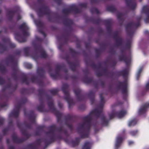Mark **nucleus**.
<instances>
[{"instance_id": "f257e3e1", "label": "nucleus", "mask_w": 149, "mask_h": 149, "mask_svg": "<svg viewBox=\"0 0 149 149\" xmlns=\"http://www.w3.org/2000/svg\"><path fill=\"white\" fill-rule=\"evenodd\" d=\"M100 103L98 108L91 112L88 115L84 117L83 119L84 122L82 123L79 124V126L77 128V132L81 138L88 137L93 119L92 115H95L97 118H101L102 125L107 126L108 125L109 120L106 118L102 113L103 107L105 103L103 94H100Z\"/></svg>"}, {"instance_id": "f03ea898", "label": "nucleus", "mask_w": 149, "mask_h": 149, "mask_svg": "<svg viewBox=\"0 0 149 149\" xmlns=\"http://www.w3.org/2000/svg\"><path fill=\"white\" fill-rule=\"evenodd\" d=\"M38 96L40 104L37 107V110L40 112H48L49 111L44 108L45 104L44 96L46 97L48 101V106L49 109L51 112L53 113L56 116L58 122H59L61 119L62 114L59 111L57 110L54 107V101L52 97L47 94L45 90L42 88L38 90Z\"/></svg>"}, {"instance_id": "7ed1b4c3", "label": "nucleus", "mask_w": 149, "mask_h": 149, "mask_svg": "<svg viewBox=\"0 0 149 149\" xmlns=\"http://www.w3.org/2000/svg\"><path fill=\"white\" fill-rule=\"evenodd\" d=\"M47 129L49 131L46 132V134L49 136L50 138L48 140L47 138H44L38 139L35 142V143L38 146H40L42 142H44L45 144V146H44L45 149L46 148L48 145L54 142L57 139H62L61 135H58L57 136L56 135L55 133V131H57L60 133H63L67 136H69L67 130H64L62 126L57 127L56 125L54 124L48 126L47 127Z\"/></svg>"}, {"instance_id": "20e7f679", "label": "nucleus", "mask_w": 149, "mask_h": 149, "mask_svg": "<svg viewBox=\"0 0 149 149\" xmlns=\"http://www.w3.org/2000/svg\"><path fill=\"white\" fill-rule=\"evenodd\" d=\"M17 125L18 127L21 130L22 134L26 137V139L23 138H19L15 135L13 134L12 135V138L13 141L14 143H19L24 142L31 136V135L28 134L26 130L22 129V127L23 126H24L27 129H31L32 128V126L31 124L27 123L26 121H24L22 123L17 122Z\"/></svg>"}, {"instance_id": "39448f33", "label": "nucleus", "mask_w": 149, "mask_h": 149, "mask_svg": "<svg viewBox=\"0 0 149 149\" xmlns=\"http://www.w3.org/2000/svg\"><path fill=\"white\" fill-rule=\"evenodd\" d=\"M63 23L65 26L68 27V30L66 31L65 33H63L61 36H57L56 39L58 41L63 40V41L64 44H65L67 43L70 38V33L72 30V26L73 24V22L72 20L66 17L63 21Z\"/></svg>"}, {"instance_id": "423d86ee", "label": "nucleus", "mask_w": 149, "mask_h": 149, "mask_svg": "<svg viewBox=\"0 0 149 149\" xmlns=\"http://www.w3.org/2000/svg\"><path fill=\"white\" fill-rule=\"evenodd\" d=\"M36 41L39 43L34 45V49L36 51L38 50L40 54L38 55L37 53H34L32 55V58L36 61H37L39 58H47L48 57V55L41 45V43L43 41V39L38 36H36Z\"/></svg>"}, {"instance_id": "0eeeda50", "label": "nucleus", "mask_w": 149, "mask_h": 149, "mask_svg": "<svg viewBox=\"0 0 149 149\" xmlns=\"http://www.w3.org/2000/svg\"><path fill=\"white\" fill-rule=\"evenodd\" d=\"M6 64L8 66L9 63L12 64V69L13 72L11 76L13 79L16 81L18 79L17 74L19 73L18 68L17 67V60L15 58V56L13 55H10L6 59Z\"/></svg>"}, {"instance_id": "6e6552de", "label": "nucleus", "mask_w": 149, "mask_h": 149, "mask_svg": "<svg viewBox=\"0 0 149 149\" xmlns=\"http://www.w3.org/2000/svg\"><path fill=\"white\" fill-rule=\"evenodd\" d=\"M37 13L39 17H41L44 15L48 16L47 19L50 22H54L53 18L51 17L52 15H55V13L52 11L49 7L46 5H42L39 7L37 10Z\"/></svg>"}, {"instance_id": "1a4fd4ad", "label": "nucleus", "mask_w": 149, "mask_h": 149, "mask_svg": "<svg viewBox=\"0 0 149 149\" xmlns=\"http://www.w3.org/2000/svg\"><path fill=\"white\" fill-rule=\"evenodd\" d=\"M45 72L44 68L38 67L37 70V73L40 78L33 76L31 78L30 81L32 83L37 84L40 86H43L44 83L42 79L45 77Z\"/></svg>"}, {"instance_id": "9d476101", "label": "nucleus", "mask_w": 149, "mask_h": 149, "mask_svg": "<svg viewBox=\"0 0 149 149\" xmlns=\"http://www.w3.org/2000/svg\"><path fill=\"white\" fill-rule=\"evenodd\" d=\"M141 16H139L137 17V22L135 23L133 22L128 23L125 26L126 30L128 36L132 37L134 34V29L137 28L140 25V21L141 19Z\"/></svg>"}, {"instance_id": "9b49d317", "label": "nucleus", "mask_w": 149, "mask_h": 149, "mask_svg": "<svg viewBox=\"0 0 149 149\" xmlns=\"http://www.w3.org/2000/svg\"><path fill=\"white\" fill-rule=\"evenodd\" d=\"M117 88L121 90L123 95V99L126 100L128 96V83L127 81L125 80L123 81H118L116 84Z\"/></svg>"}, {"instance_id": "f8f14e48", "label": "nucleus", "mask_w": 149, "mask_h": 149, "mask_svg": "<svg viewBox=\"0 0 149 149\" xmlns=\"http://www.w3.org/2000/svg\"><path fill=\"white\" fill-rule=\"evenodd\" d=\"M46 66L48 70V72L51 77L54 79H61L62 75L60 74L59 72L64 67V65H57L55 70V73L53 74L51 72L52 71V68L49 63L46 65Z\"/></svg>"}, {"instance_id": "ddd939ff", "label": "nucleus", "mask_w": 149, "mask_h": 149, "mask_svg": "<svg viewBox=\"0 0 149 149\" xmlns=\"http://www.w3.org/2000/svg\"><path fill=\"white\" fill-rule=\"evenodd\" d=\"M27 102L26 98H23L20 100L17 104L15 105L14 109L11 112L9 115V117L17 118L19 114L20 109Z\"/></svg>"}, {"instance_id": "4468645a", "label": "nucleus", "mask_w": 149, "mask_h": 149, "mask_svg": "<svg viewBox=\"0 0 149 149\" xmlns=\"http://www.w3.org/2000/svg\"><path fill=\"white\" fill-rule=\"evenodd\" d=\"M69 87V85L68 84H64L63 85L62 90L65 96V99L68 104L69 108H70L74 104V103L73 99L70 97L68 91Z\"/></svg>"}, {"instance_id": "2eb2a0df", "label": "nucleus", "mask_w": 149, "mask_h": 149, "mask_svg": "<svg viewBox=\"0 0 149 149\" xmlns=\"http://www.w3.org/2000/svg\"><path fill=\"white\" fill-rule=\"evenodd\" d=\"M81 12V9L78 8L75 5L71 6L69 8L63 9L62 11V13L66 15H67L72 12L77 14L80 13Z\"/></svg>"}, {"instance_id": "dca6fc26", "label": "nucleus", "mask_w": 149, "mask_h": 149, "mask_svg": "<svg viewBox=\"0 0 149 149\" xmlns=\"http://www.w3.org/2000/svg\"><path fill=\"white\" fill-rule=\"evenodd\" d=\"M65 124L69 127L70 131H72L73 130V127L72 123L74 121L75 116L68 114L65 116Z\"/></svg>"}, {"instance_id": "f3484780", "label": "nucleus", "mask_w": 149, "mask_h": 149, "mask_svg": "<svg viewBox=\"0 0 149 149\" xmlns=\"http://www.w3.org/2000/svg\"><path fill=\"white\" fill-rule=\"evenodd\" d=\"M120 52L121 54L123 53L124 50L121 49ZM118 59L120 61H124L127 66H128L130 65L131 62V57L129 56H127L125 54H122L118 56Z\"/></svg>"}, {"instance_id": "a211bd4d", "label": "nucleus", "mask_w": 149, "mask_h": 149, "mask_svg": "<svg viewBox=\"0 0 149 149\" xmlns=\"http://www.w3.org/2000/svg\"><path fill=\"white\" fill-rule=\"evenodd\" d=\"M126 113V111L124 110H121L118 112H113L109 114V119H112L116 117L118 118H122L125 116Z\"/></svg>"}, {"instance_id": "6ab92c4d", "label": "nucleus", "mask_w": 149, "mask_h": 149, "mask_svg": "<svg viewBox=\"0 0 149 149\" xmlns=\"http://www.w3.org/2000/svg\"><path fill=\"white\" fill-rule=\"evenodd\" d=\"M65 59L66 61L68 63L69 65L70 69L73 71H74L76 69V67L79 65V63L78 62L76 63L71 62L70 61V58L68 55L66 56Z\"/></svg>"}, {"instance_id": "aec40b11", "label": "nucleus", "mask_w": 149, "mask_h": 149, "mask_svg": "<svg viewBox=\"0 0 149 149\" xmlns=\"http://www.w3.org/2000/svg\"><path fill=\"white\" fill-rule=\"evenodd\" d=\"M77 100L78 101H82L85 100V95L83 94L81 90L79 88H77L74 90Z\"/></svg>"}, {"instance_id": "412c9836", "label": "nucleus", "mask_w": 149, "mask_h": 149, "mask_svg": "<svg viewBox=\"0 0 149 149\" xmlns=\"http://www.w3.org/2000/svg\"><path fill=\"white\" fill-rule=\"evenodd\" d=\"M142 12L145 14L146 17L144 19V21L146 23L149 22V7L147 6H144L143 7Z\"/></svg>"}, {"instance_id": "4be33fe9", "label": "nucleus", "mask_w": 149, "mask_h": 149, "mask_svg": "<svg viewBox=\"0 0 149 149\" xmlns=\"http://www.w3.org/2000/svg\"><path fill=\"white\" fill-rule=\"evenodd\" d=\"M19 29L22 31L23 36H29V33L27 31L28 30L29 28L25 23H23L20 25L19 26Z\"/></svg>"}, {"instance_id": "5701e85b", "label": "nucleus", "mask_w": 149, "mask_h": 149, "mask_svg": "<svg viewBox=\"0 0 149 149\" xmlns=\"http://www.w3.org/2000/svg\"><path fill=\"white\" fill-rule=\"evenodd\" d=\"M128 74V70L126 68L123 70L118 71L116 72V74L118 76H122L124 79H126Z\"/></svg>"}, {"instance_id": "b1692460", "label": "nucleus", "mask_w": 149, "mask_h": 149, "mask_svg": "<svg viewBox=\"0 0 149 149\" xmlns=\"http://www.w3.org/2000/svg\"><path fill=\"white\" fill-rule=\"evenodd\" d=\"M125 3L127 6L130 8L134 10L136 6L135 0H125Z\"/></svg>"}, {"instance_id": "393cba45", "label": "nucleus", "mask_w": 149, "mask_h": 149, "mask_svg": "<svg viewBox=\"0 0 149 149\" xmlns=\"http://www.w3.org/2000/svg\"><path fill=\"white\" fill-rule=\"evenodd\" d=\"M149 107V102H147L143 105L139 111L140 115L144 114L146 112L147 109Z\"/></svg>"}, {"instance_id": "a878e982", "label": "nucleus", "mask_w": 149, "mask_h": 149, "mask_svg": "<svg viewBox=\"0 0 149 149\" xmlns=\"http://www.w3.org/2000/svg\"><path fill=\"white\" fill-rule=\"evenodd\" d=\"M25 36H22L18 33H15V39L19 42H24L26 41V39Z\"/></svg>"}, {"instance_id": "bb28decb", "label": "nucleus", "mask_w": 149, "mask_h": 149, "mask_svg": "<svg viewBox=\"0 0 149 149\" xmlns=\"http://www.w3.org/2000/svg\"><path fill=\"white\" fill-rule=\"evenodd\" d=\"M106 27L107 31L109 33H110L112 31L111 25L112 22L110 20H106L103 21Z\"/></svg>"}, {"instance_id": "cd10ccee", "label": "nucleus", "mask_w": 149, "mask_h": 149, "mask_svg": "<svg viewBox=\"0 0 149 149\" xmlns=\"http://www.w3.org/2000/svg\"><path fill=\"white\" fill-rule=\"evenodd\" d=\"M21 77V81L22 83H24L27 85L29 84L30 81L28 79V76L23 73H21L20 74Z\"/></svg>"}, {"instance_id": "c85d7f7f", "label": "nucleus", "mask_w": 149, "mask_h": 149, "mask_svg": "<svg viewBox=\"0 0 149 149\" xmlns=\"http://www.w3.org/2000/svg\"><path fill=\"white\" fill-rule=\"evenodd\" d=\"M35 118L36 116L33 111V110L30 111L29 113L28 114V118L32 123H35Z\"/></svg>"}, {"instance_id": "c756f323", "label": "nucleus", "mask_w": 149, "mask_h": 149, "mask_svg": "<svg viewBox=\"0 0 149 149\" xmlns=\"http://www.w3.org/2000/svg\"><path fill=\"white\" fill-rule=\"evenodd\" d=\"M123 140L122 137L119 136H117L116 138L115 144L116 149H118L120 146Z\"/></svg>"}, {"instance_id": "7c9ffc66", "label": "nucleus", "mask_w": 149, "mask_h": 149, "mask_svg": "<svg viewBox=\"0 0 149 149\" xmlns=\"http://www.w3.org/2000/svg\"><path fill=\"white\" fill-rule=\"evenodd\" d=\"M88 95L90 99L91 104H93L95 102V93L93 91H90Z\"/></svg>"}, {"instance_id": "2f4dec72", "label": "nucleus", "mask_w": 149, "mask_h": 149, "mask_svg": "<svg viewBox=\"0 0 149 149\" xmlns=\"http://www.w3.org/2000/svg\"><path fill=\"white\" fill-rule=\"evenodd\" d=\"M89 61L91 62L89 65L93 69H99L101 68L102 65L100 63H99L97 65L94 62L91 60H89Z\"/></svg>"}, {"instance_id": "473e14b6", "label": "nucleus", "mask_w": 149, "mask_h": 149, "mask_svg": "<svg viewBox=\"0 0 149 149\" xmlns=\"http://www.w3.org/2000/svg\"><path fill=\"white\" fill-rule=\"evenodd\" d=\"M15 12L16 11L15 10H10L8 12L7 15L8 17V19L10 21H11L12 20Z\"/></svg>"}, {"instance_id": "72a5a7b5", "label": "nucleus", "mask_w": 149, "mask_h": 149, "mask_svg": "<svg viewBox=\"0 0 149 149\" xmlns=\"http://www.w3.org/2000/svg\"><path fill=\"white\" fill-rule=\"evenodd\" d=\"M89 21L94 24H99L102 22V20L100 18L95 19L93 17L90 18L89 19Z\"/></svg>"}, {"instance_id": "f704fd0d", "label": "nucleus", "mask_w": 149, "mask_h": 149, "mask_svg": "<svg viewBox=\"0 0 149 149\" xmlns=\"http://www.w3.org/2000/svg\"><path fill=\"white\" fill-rule=\"evenodd\" d=\"M92 145L91 142L87 141L85 142L82 149H91Z\"/></svg>"}, {"instance_id": "c9c22d12", "label": "nucleus", "mask_w": 149, "mask_h": 149, "mask_svg": "<svg viewBox=\"0 0 149 149\" xmlns=\"http://www.w3.org/2000/svg\"><path fill=\"white\" fill-rule=\"evenodd\" d=\"M83 81L84 82L87 84H90L94 81L92 78H89L87 75L85 76L83 78Z\"/></svg>"}, {"instance_id": "e433bc0d", "label": "nucleus", "mask_w": 149, "mask_h": 149, "mask_svg": "<svg viewBox=\"0 0 149 149\" xmlns=\"http://www.w3.org/2000/svg\"><path fill=\"white\" fill-rule=\"evenodd\" d=\"M80 141V139L79 138H76L75 140L72 141L71 143L73 147H75L79 144Z\"/></svg>"}, {"instance_id": "4c0bfd02", "label": "nucleus", "mask_w": 149, "mask_h": 149, "mask_svg": "<svg viewBox=\"0 0 149 149\" xmlns=\"http://www.w3.org/2000/svg\"><path fill=\"white\" fill-rule=\"evenodd\" d=\"M69 51L73 57H76L77 55L79 54V52L76 51L74 49L71 48H69Z\"/></svg>"}, {"instance_id": "58836bf2", "label": "nucleus", "mask_w": 149, "mask_h": 149, "mask_svg": "<svg viewBox=\"0 0 149 149\" xmlns=\"http://www.w3.org/2000/svg\"><path fill=\"white\" fill-rule=\"evenodd\" d=\"M123 14L122 13H119L117 15V18L120 23V25H122L124 21V19L122 17Z\"/></svg>"}, {"instance_id": "ea45409f", "label": "nucleus", "mask_w": 149, "mask_h": 149, "mask_svg": "<svg viewBox=\"0 0 149 149\" xmlns=\"http://www.w3.org/2000/svg\"><path fill=\"white\" fill-rule=\"evenodd\" d=\"M107 11L112 13H115L117 11L116 9L114 6L112 5L107 6Z\"/></svg>"}, {"instance_id": "a19ab883", "label": "nucleus", "mask_w": 149, "mask_h": 149, "mask_svg": "<svg viewBox=\"0 0 149 149\" xmlns=\"http://www.w3.org/2000/svg\"><path fill=\"white\" fill-rule=\"evenodd\" d=\"M24 149H38L37 147L35 146L34 143L28 144Z\"/></svg>"}, {"instance_id": "79ce46f5", "label": "nucleus", "mask_w": 149, "mask_h": 149, "mask_svg": "<svg viewBox=\"0 0 149 149\" xmlns=\"http://www.w3.org/2000/svg\"><path fill=\"white\" fill-rule=\"evenodd\" d=\"M116 41V45L117 47L122 45L123 43V40L122 38H118L115 40Z\"/></svg>"}, {"instance_id": "37998d69", "label": "nucleus", "mask_w": 149, "mask_h": 149, "mask_svg": "<svg viewBox=\"0 0 149 149\" xmlns=\"http://www.w3.org/2000/svg\"><path fill=\"white\" fill-rule=\"evenodd\" d=\"M0 71L2 74H5L7 72L6 67L2 63H0Z\"/></svg>"}, {"instance_id": "c03bdc74", "label": "nucleus", "mask_w": 149, "mask_h": 149, "mask_svg": "<svg viewBox=\"0 0 149 149\" xmlns=\"http://www.w3.org/2000/svg\"><path fill=\"white\" fill-rule=\"evenodd\" d=\"M30 49L31 47H27L24 48V53L26 56H28L30 55L29 51H30Z\"/></svg>"}, {"instance_id": "a18cd8bd", "label": "nucleus", "mask_w": 149, "mask_h": 149, "mask_svg": "<svg viewBox=\"0 0 149 149\" xmlns=\"http://www.w3.org/2000/svg\"><path fill=\"white\" fill-rule=\"evenodd\" d=\"M136 120L135 119H134L129 122L128 125L129 126H133L135 125L136 124Z\"/></svg>"}, {"instance_id": "49530a36", "label": "nucleus", "mask_w": 149, "mask_h": 149, "mask_svg": "<svg viewBox=\"0 0 149 149\" xmlns=\"http://www.w3.org/2000/svg\"><path fill=\"white\" fill-rule=\"evenodd\" d=\"M102 52V49H95L96 56L98 57L100 56Z\"/></svg>"}, {"instance_id": "de8ad7c7", "label": "nucleus", "mask_w": 149, "mask_h": 149, "mask_svg": "<svg viewBox=\"0 0 149 149\" xmlns=\"http://www.w3.org/2000/svg\"><path fill=\"white\" fill-rule=\"evenodd\" d=\"M36 25L38 27L42 28L44 26L43 23L40 20L36 21Z\"/></svg>"}, {"instance_id": "09e8293b", "label": "nucleus", "mask_w": 149, "mask_h": 149, "mask_svg": "<svg viewBox=\"0 0 149 149\" xmlns=\"http://www.w3.org/2000/svg\"><path fill=\"white\" fill-rule=\"evenodd\" d=\"M149 90V81L146 84L145 86V89L144 91L143 92V95H145L146 93Z\"/></svg>"}, {"instance_id": "8fccbe9b", "label": "nucleus", "mask_w": 149, "mask_h": 149, "mask_svg": "<svg viewBox=\"0 0 149 149\" xmlns=\"http://www.w3.org/2000/svg\"><path fill=\"white\" fill-rule=\"evenodd\" d=\"M49 91L52 95H56L57 94L58 91V90L57 89H55L50 90Z\"/></svg>"}, {"instance_id": "3c124183", "label": "nucleus", "mask_w": 149, "mask_h": 149, "mask_svg": "<svg viewBox=\"0 0 149 149\" xmlns=\"http://www.w3.org/2000/svg\"><path fill=\"white\" fill-rule=\"evenodd\" d=\"M90 11L92 14L96 13L97 14H98L100 13L98 9L95 8H92L91 9Z\"/></svg>"}, {"instance_id": "603ef678", "label": "nucleus", "mask_w": 149, "mask_h": 149, "mask_svg": "<svg viewBox=\"0 0 149 149\" xmlns=\"http://www.w3.org/2000/svg\"><path fill=\"white\" fill-rule=\"evenodd\" d=\"M131 41L130 40H128L125 44V47L127 49H130L131 47Z\"/></svg>"}, {"instance_id": "864d4df0", "label": "nucleus", "mask_w": 149, "mask_h": 149, "mask_svg": "<svg viewBox=\"0 0 149 149\" xmlns=\"http://www.w3.org/2000/svg\"><path fill=\"white\" fill-rule=\"evenodd\" d=\"M113 37L115 40L116 39L119 38H120L118 36V33L117 31H116L114 33Z\"/></svg>"}, {"instance_id": "5fc2aeb1", "label": "nucleus", "mask_w": 149, "mask_h": 149, "mask_svg": "<svg viewBox=\"0 0 149 149\" xmlns=\"http://www.w3.org/2000/svg\"><path fill=\"white\" fill-rule=\"evenodd\" d=\"M24 65L25 67L28 69H31L32 67V65L31 64L28 63H25L24 64Z\"/></svg>"}, {"instance_id": "6e6d98bb", "label": "nucleus", "mask_w": 149, "mask_h": 149, "mask_svg": "<svg viewBox=\"0 0 149 149\" xmlns=\"http://www.w3.org/2000/svg\"><path fill=\"white\" fill-rule=\"evenodd\" d=\"M137 130H132L130 132V134L132 136H134L136 135L138 133Z\"/></svg>"}, {"instance_id": "4d7b16f0", "label": "nucleus", "mask_w": 149, "mask_h": 149, "mask_svg": "<svg viewBox=\"0 0 149 149\" xmlns=\"http://www.w3.org/2000/svg\"><path fill=\"white\" fill-rule=\"evenodd\" d=\"M12 85L11 84H7L6 86L3 87L2 89L3 91H4L7 88H11Z\"/></svg>"}, {"instance_id": "13d9d810", "label": "nucleus", "mask_w": 149, "mask_h": 149, "mask_svg": "<svg viewBox=\"0 0 149 149\" xmlns=\"http://www.w3.org/2000/svg\"><path fill=\"white\" fill-rule=\"evenodd\" d=\"M79 6L82 8H86L87 7V4L86 3H81L79 4Z\"/></svg>"}, {"instance_id": "bf43d9fd", "label": "nucleus", "mask_w": 149, "mask_h": 149, "mask_svg": "<svg viewBox=\"0 0 149 149\" xmlns=\"http://www.w3.org/2000/svg\"><path fill=\"white\" fill-rule=\"evenodd\" d=\"M6 82L5 79L0 76V85H2L5 84Z\"/></svg>"}, {"instance_id": "052dcab7", "label": "nucleus", "mask_w": 149, "mask_h": 149, "mask_svg": "<svg viewBox=\"0 0 149 149\" xmlns=\"http://www.w3.org/2000/svg\"><path fill=\"white\" fill-rule=\"evenodd\" d=\"M102 72L99 71H97L96 72V75L97 77H100L103 75Z\"/></svg>"}, {"instance_id": "680f3d73", "label": "nucleus", "mask_w": 149, "mask_h": 149, "mask_svg": "<svg viewBox=\"0 0 149 149\" xmlns=\"http://www.w3.org/2000/svg\"><path fill=\"white\" fill-rule=\"evenodd\" d=\"M7 104L6 102H4L2 103H0V107L1 108H3L4 107H7Z\"/></svg>"}, {"instance_id": "e2e57ef3", "label": "nucleus", "mask_w": 149, "mask_h": 149, "mask_svg": "<svg viewBox=\"0 0 149 149\" xmlns=\"http://www.w3.org/2000/svg\"><path fill=\"white\" fill-rule=\"evenodd\" d=\"M28 89L26 88H23L22 89L21 93L22 94H25L28 91Z\"/></svg>"}, {"instance_id": "0e129e2a", "label": "nucleus", "mask_w": 149, "mask_h": 149, "mask_svg": "<svg viewBox=\"0 0 149 149\" xmlns=\"http://www.w3.org/2000/svg\"><path fill=\"white\" fill-rule=\"evenodd\" d=\"M8 131V129L7 128H6L3 129L2 130V132L4 135H5L7 133V132Z\"/></svg>"}, {"instance_id": "69168bd1", "label": "nucleus", "mask_w": 149, "mask_h": 149, "mask_svg": "<svg viewBox=\"0 0 149 149\" xmlns=\"http://www.w3.org/2000/svg\"><path fill=\"white\" fill-rule=\"evenodd\" d=\"M109 52L111 54H114L116 53V51L113 48H111L109 51Z\"/></svg>"}, {"instance_id": "338daca9", "label": "nucleus", "mask_w": 149, "mask_h": 149, "mask_svg": "<svg viewBox=\"0 0 149 149\" xmlns=\"http://www.w3.org/2000/svg\"><path fill=\"white\" fill-rule=\"evenodd\" d=\"M108 72V70L107 68H104L103 70V74H104L105 75H106Z\"/></svg>"}, {"instance_id": "774afa93", "label": "nucleus", "mask_w": 149, "mask_h": 149, "mask_svg": "<svg viewBox=\"0 0 149 149\" xmlns=\"http://www.w3.org/2000/svg\"><path fill=\"white\" fill-rule=\"evenodd\" d=\"M94 83V86L95 88L98 90V85L97 82H95L94 81L93 82Z\"/></svg>"}]
</instances>
